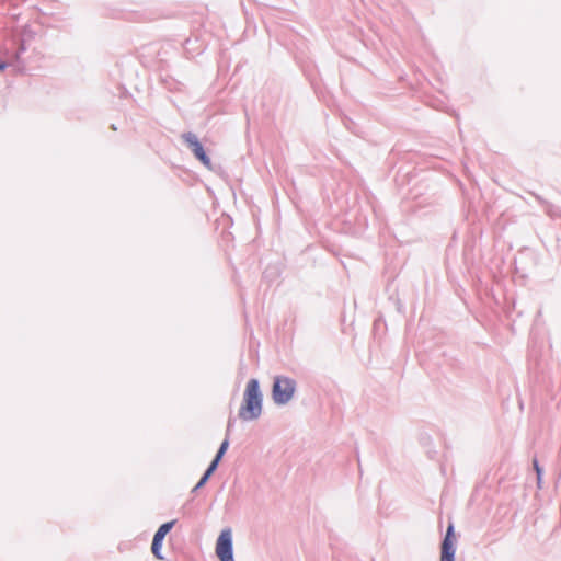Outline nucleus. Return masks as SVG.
I'll return each mask as SVG.
<instances>
[{
    "mask_svg": "<svg viewBox=\"0 0 561 561\" xmlns=\"http://www.w3.org/2000/svg\"><path fill=\"white\" fill-rule=\"evenodd\" d=\"M232 425H233V420H232V419H229V420H228V424H227V435L229 434L230 428L232 427Z\"/></svg>",
    "mask_w": 561,
    "mask_h": 561,
    "instance_id": "9b49d317",
    "label": "nucleus"
},
{
    "mask_svg": "<svg viewBox=\"0 0 561 561\" xmlns=\"http://www.w3.org/2000/svg\"><path fill=\"white\" fill-rule=\"evenodd\" d=\"M216 554L220 561H234L232 535L229 528L224 529L216 542Z\"/></svg>",
    "mask_w": 561,
    "mask_h": 561,
    "instance_id": "20e7f679",
    "label": "nucleus"
},
{
    "mask_svg": "<svg viewBox=\"0 0 561 561\" xmlns=\"http://www.w3.org/2000/svg\"><path fill=\"white\" fill-rule=\"evenodd\" d=\"M218 466H216L215 463L210 462L209 466L207 467V469L205 470V472L203 473V476L201 477L199 481L197 482V484L192 489V493H195L197 492L201 488H203L207 481L210 479V477L213 476V473L217 470Z\"/></svg>",
    "mask_w": 561,
    "mask_h": 561,
    "instance_id": "6e6552de",
    "label": "nucleus"
},
{
    "mask_svg": "<svg viewBox=\"0 0 561 561\" xmlns=\"http://www.w3.org/2000/svg\"><path fill=\"white\" fill-rule=\"evenodd\" d=\"M25 50V46L22 43L19 47V50L11 57L9 61H0V71L4 70L7 67H12L14 70L20 71V55Z\"/></svg>",
    "mask_w": 561,
    "mask_h": 561,
    "instance_id": "0eeeda50",
    "label": "nucleus"
},
{
    "mask_svg": "<svg viewBox=\"0 0 561 561\" xmlns=\"http://www.w3.org/2000/svg\"><path fill=\"white\" fill-rule=\"evenodd\" d=\"M182 138L186 146L190 148L194 157L207 169L211 170V161L207 156L203 145L198 140L197 136L194 133H184Z\"/></svg>",
    "mask_w": 561,
    "mask_h": 561,
    "instance_id": "7ed1b4c3",
    "label": "nucleus"
},
{
    "mask_svg": "<svg viewBox=\"0 0 561 561\" xmlns=\"http://www.w3.org/2000/svg\"><path fill=\"white\" fill-rule=\"evenodd\" d=\"M263 411V394L260 389V382L256 378H251L243 393V401L239 409V417L242 421L250 422L257 420Z\"/></svg>",
    "mask_w": 561,
    "mask_h": 561,
    "instance_id": "f257e3e1",
    "label": "nucleus"
},
{
    "mask_svg": "<svg viewBox=\"0 0 561 561\" xmlns=\"http://www.w3.org/2000/svg\"><path fill=\"white\" fill-rule=\"evenodd\" d=\"M533 466H534V469H535L536 474H537V482H538V485L540 486L541 479H542V474H543V470H542V468L539 466L538 460H537L536 458H534V460H533Z\"/></svg>",
    "mask_w": 561,
    "mask_h": 561,
    "instance_id": "9d476101",
    "label": "nucleus"
},
{
    "mask_svg": "<svg viewBox=\"0 0 561 561\" xmlns=\"http://www.w3.org/2000/svg\"><path fill=\"white\" fill-rule=\"evenodd\" d=\"M456 538L454 524L449 523L446 534L440 542L439 561H455Z\"/></svg>",
    "mask_w": 561,
    "mask_h": 561,
    "instance_id": "39448f33",
    "label": "nucleus"
},
{
    "mask_svg": "<svg viewBox=\"0 0 561 561\" xmlns=\"http://www.w3.org/2000/svg\"><path fill=\"white\" fill-rule=\"evenodd\" d=\"M174 525H175V520H171V522H167V523L162 524L158 528V530L156 531V534L153 536L152 543H151V551H152V554L159 560H163V557L161 554L163 539L167 536V534L173 528Z\"/></svg>",
    "mask_w": 561,
    "mask_h": 561,
    "instance_id": "423d86ee",
    "label": "nucleus"
},
{
    "mask_svg": "<svg viewBox=\"0 0 561 561\" xmlns=\"http://www.w3.org/2000/svg\"><path fill=\"white\" fill-rule=\"evenodd\" d=\"M228 447H229V440H228V437H226V438L221 442V444H220V446H219V448H218V450H217V453H216V455H215L214 459H213L210 462H213V463H215L216 466H218V465H219V462L221 461V459H222L224 455L226 454V451H227Z\"/></svg>",
    "mask_w": 561,
    "mask_h": 561,
    "instance_id": "1a4fd4ad",
    "label": "nucleus"
},
{
    "mask_svg": "<svg viewBox=\"0 0 561 561\" xmlns=\"http://www.w3.org/2000/svg\"><path fill=\"white\" fill-rule=\"evenodd\" d=\"M296 381L287 376H275L272 386V399L277 405L287 404L296 392Z\"/></svg>",
    "mask_w": 561,
    "mask_h": 561,
    "instance_id": "f03ea898",
    "label": "nucleus"
}]
</instances>
